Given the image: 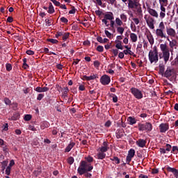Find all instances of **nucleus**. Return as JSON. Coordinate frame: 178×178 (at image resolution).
Listing matches in <instances>:
<instances>
[{"mask_svg": "<svg viewBox=\"0 0 178 178\" xmlns=\"http://www.w3.org/2000/svg\"><path fill=\"white\" fill-rule=\"evenodd\" d=\"M94 169V166L87 164L86 161H81L79 163V167L77 169V172L80 176L84 175L85 177L92 178V174L88 172H91Z\"/></svg>", "mask_w": 178, "mask_h": 178, "instance_id": "1", "label": "nucleus"}, {"mask_svg": "<svg viewBox=\"0 0 178 178\" xmlns=\"http://www.w3.org/2000/svg\"><path fill=\"white\" fill-rule=\"evenodd\" d=\"M148 56L150 63H158V60H159V57L158 56V48L154 47L153 50H150Z\"/></svg>", "mask_w": 178, "mask_h": 178, "instance_id": "2", "label": "nucleus"}, {"mask_svg": "<svg viewBox=\"0 0 178 178\" xmlns=\"http://www.w3.org/2000/svg\"><path fill=\"white\" fill-rule=\"evenodd\" d=\"M160 49L163 54V58L164 59L165 63H168L169 58H170V52L169 51V47L166 44H160Z\"/></svg>", "mask_w": 178, "mask_h": 178, "instance_id": "3", "label": "nucleus"}, {"mask_svg": "<svg viewBox=\"0 0 178 178\" xmlns=\"http://www.w3.org/2000/svg\"><path fill=\"white\" fill-rule=\"evenodd\" d=\"M152 124L150 122H145V124L139 123L138 124L139 131H146V133L152 131Z\"/></svg>", "mask_w": 178, "mask_h": 178, "instance_id": "4", "label": "nucleus"}, {"mask_svg": "<svg viewBox=\"0 0 178 178\" xmlns=\"http://www.w3.org/2000/svg\"><path fill=\"white\" fill-rule=\"evenodd\" d=\"M130 92H131L132 95H134L136 99H142L143 97V92L137 88H131L130 89Z\"/></svg>", "mask_w": 178, "mask_h": 178, "instance_id": "5", "label": "nucleus"}, {"mask_svg": "<svg viewBox=\"0 0 178 178\" xmlns=\"http://www.w3.org/2000/svg\"><path fill=\"white\" fill-rule=\"evenodd\" d=\"M100 83L102 86H108L111 83V76L104 74L100 78Z\"/></svg>", "mask_w": 178, "mask_h": 178, "instance_id": "6", "label": "nucleus"}, {"mask_svg": "<svg viewBox=\"0 0 178 178\" xmlns=\"http://www.w3.org/2000/svg\"><path fill=\"white\" fill-rule=\"evenodd\" d=\"M164 29H157L156 30V35H157V37L159 38H166L168 40V41H170L169 40V36H168L164 32H163Z\"/></svg>", "mask_w": 178, "mask_h": 178, "instance_id": "7", "label": "nucleus"}, {"mask_svg": "<svg viewBox=\"0 0 178 178\" xmlns=\"http://www.w3.org/2000/svg\"><path fill=\"white\" fill-rule=\"evenodd\" d=\"M146 37L150 44V45H154V43L155 42L154 40V36L152 35V33H151V31L149 29H146Z\"/></svg>", "mask_w": 178, "mask_h": 178, "instance_id": "8", "label": "nucleus"}, {"mask_svg": "<svg viewBox=\"0 0 178 178\" xmlns=\"http://www.w3.org/2000/svg\"><path fill=\"white\" fill-rule=\"evenodd\" d=\"M160 133H166L169 130V124L161 123L159 126Z\"/></svg>", "mask_w": 178, "mask_h": 178, "instance_id": "9", "label": "nucleus"}, {"mask_svg": "<svg viewBox=\"0 0 178 178\" xmlns=\"http://www.w3.org/2000/svg\"><path fill=\"white\" fill-rule=\"evenodd\" d=\"M146 23L151 30H154L155 29V26L154 25L155 23V19H154L152 17H149V19L146 21Z\"/></svg>", "mask_w": 178, "mask_h": 178, "instance_id": "10", "label": "nucleus"}, {"mask_svg": "<svg viewBox=\"0 0 178 178\" xmlns=\"http://www.w3.org/2000/svg\"><path fill=\"white\" fill-rule=\"evenodd\" d=\"M166 170H168V172H170L171 173H173L174 176L176 178H178V170H177V169L168 166V167L166 168Z\"/></svg>", "mask_w": 178, "mask_h": 178, "instance_id": "11", "label": "nucleus"}, {"mask_svg": "<svg viewBox=\"0 0 178 178\" xmlns=\"http://www.w3.org/2000/svg\"><path fill=\"white\" fill-rule=\"evenodd\" d=\"M34 90L37 92H47V91H49V88L48 87H40L38 86L35 88H34Z\"/></svg>", "mask_w": 178, "mask_h": 178, "instance_id": "12", "label": "nucleus"}, {"mask_svg": "<svg viewBox=\"0 0 178 178\" xmlns=\"http://www.w3.org/2000/svg\"><path fill=\"white\" fill-rule=\"evenodd\" d=\"M166 33L170 37H176V31L173 28H166Z\"/></svg>", "mask_w": 178, "mask_h": 178, "instance_id": "13", "label": "nucleus"}, {"mask_svg": "<svg viewBox=\"0 0 178 178\" xmlns=\"http://www.w3.org/2000/svg\"><path fill=\"white\" fill-rule=\"evenodd\" d=\"M124 130H123V129H118L116 130L115 132V137L116 138H122V137H124Z\"/></svg>", "mask_w": 178, "mask_h": 178, "instance_id": "14", "label": "nucleus"}, {"mask_svg": "<svg viewBox=\"0 0 178 178\" xmlns=\"http://www.w3.org/2000/svg\"><path fill=\"white\" fill-rule=\"evenodd\" d=\"M172 74H173V70L168 67L167 70H165V72H164L163 76L166 79H169V77H171V76H172Z\"/></svg>", "mask_w": 178, "mask_h": 178, "instance_id": "15", "label": "nucleus"}, {"mask_svg": "<svg viewBox=\"0 0 178 178\" xmlns=\"http://www.w3.org/2000/svg\"><path fill=\"white\" fill-rule=\"evenodd\" d=\"M85 159L86 161L83 160L81 162H86L87 165H90V166H92V165H91V163L94 162V158H92V156H88L87 157H85Z\"/></svg>", "mask_w": 178, "mask_h": 178, "instance_id": "16", "label": "nucleus"}, {"mask_svg": "<svg viewBox=\"0 0 178 178\" xmlns=\"http://www.w3.org/2000/svg\"><path fill=\"white\" fill-rule=\"evenodd\" d=\"M146 144H147V140L144 139H138L136 141V145H138L140 148H144Z\"/></svg>", "mask_w": 178, "mask_h": 178, "instance_id": "17", "label": "nucleus"}, {"mask_svg": "<svg viewBox=\"0 0 178 178\" xmlns=\"http://www.w3.org/2000/svg\"><path fill=\"white\" fill-rule=\"evenodd\" d=\"M74 145H76V143H70V144L65 149V152H70V151H72V149L74 147Z\"/></svg>", "mask_w": 178, "mask_h": 178, "instance_id": "18", "label": "nucleus"}, {"mask_svg": "<svg viewBox=\"0 0 178 178\" xmlns=\"http://www.w3.org/2000/svg\"><path fill=\"white\" fill-rule=\"evenodd\" d=\"M108 148L109 147H108V143L104 141L103 143V146L99 147V151H100V152L105 153V152H106V151H108Z\"/></svg>", "mask_w": 178, "mask_h": 178, "instance_id": "19", "label": "nucleus"}, {"mask_svg": "<svg viewBox=\"0 0 178 178\" xmlns=\"http://www.w3.org/2000/svg\"><path fill=\"white\" fill-rule=\"evenodd\" d=\"M148 12L149 15H151V16H153V17H156V19L159 17V15H158V12H156V10H155L154 9L149 8Z\"/></svg>", "mask_w": 178, "mask_h": 178, "instance_id": "20", "label": "nucleus"}, {"mask_svg": "<svg viewBox=\"0 0 178 178\" xmlns=\"http://www.w3.org/2000/svg\"><path fill=\"white\" fill-rule=\"evenodd\" d=\"M61 91L62 92V97L64 98V99H66L67 98V92H69V88L67 87H64Z\"/></svg>", "mask_w": 178, "mask_h": 178, "instance_id": "21", "label": "nucleus"}, {"mask_svg": "<svg viewBox=\"0 0 178 178\" xmlns=\"http://www.w3.org/2000/svg\"><path fill=\"white\" fill-rule=\"evenodd\" d=\"M104 19L110 21L113 20V19H115V17H113V13L108 12L107 14H105Z\"/></svg>", "mask_w": 178, "mask_h": 178, "instance_id": "22", "label": "nucleus"}, {"mask_svg": "<svg viewBox=\"0 0 178 178\" xmlns=\"http://www.w3.org/2000/svg\"><path fill=\"white\" fill-rule=\"evenodd\" d=\"M127 122H129V124L133 126V124H136L137 123V120H136L135 118L130 116L127 118Z\"/></svg>", "mask_w": 178, "mask_h": 178, "instance_id": "23", "label": "nucleus"}, {"mask_svg": "<svg viewBox=\"0 0 178 178\" xmlns=\"http://www.w3.org/2000/svg\"><path fill=\"white\" fill-rule=\"evenodd\" d=\"M47 13L50 15H52V13H55V8H54V6L52 5V3H49V8L47 10Z\"/></svg>", "mask_w": 178, "mask_h": 178, "instance_id": "24", "label": "nucleus"}, {"mask_svg": "<svg viewBox=\"0 0 178 178\" xmlns=\"http://www.w3.org/2000/svg\"><path fill=\"white\" fill-rule=\"evenodd\" d=\"M115 48H117V49H121L123 50V46L122 45V41L120 40H115Z\"/></svg>", "mask_w": 178, "mask_h": 178, "instance_id": "25", "label": "nucleus"}, {"mask_svg": "<svg viewBox=\"0 0 178 178\" xmlns=\"http://www.w3.org/2000/svg\"><path fill=\"white\" fill-rule=\"evenodd\" d=\"M97 156L98 159H105V157L106 156V154L102 152H100L97 153Z\"/></svg>", "mask_w": 178, "mask_h": 178, "instance_id": "26", "label": "nucleus"}, {"mask_svg": "<svg viewBox=\"0 0 178 178\" xmlns=\"http://www.w3.org/2000/svg\"><path fill=\"white\" fill-rule=\"evenodd\" d=\"M128 8L129 9H134V3L136 1L134 0H128Z\"/></svg>", "mask_w": 178, "mask_h": 178, "instance_id": "27", "label": "nucleus"}, {"mask_svg": "<svg viewBox=\"0 0 178 178\" xmlns=\"http://www.w3.org/2000/svg\"><path fill=\"white\" fill-rule=\"evenodd\" d=\"M115 26H116V24H115V21L113 19H111L110 21V26L111 28L110 29V30H111V31H113V33H115Z\"/></svg>", "mask_w": 178, "mask_h": 178, "instance_id": "28", "label": "nucleus"}, {"mask_svg": "<svg viewBox=\"0 0 178 178\" xmlns=\"http://www.w3.org/2000/svg\"><path fill=\"white\" fill-rule=\"evenodd\" d=\"M130 38H131L132 42H137L138 37L136 33H131L130 34Z\"/></svg>", "mask_w": 178, "mask_h": 178, "instance_id": "29", "label": "nucleus"}, {"mask_svg": "<svg viewBox=\"0 0 178 178\" xmlns=\"http://www.w3.org/2000/svg\"><path fill=\"white\" fill-rule=\"evenodd\" d=\"M62 40L63 41H66V40H67V38H69V37H70V33L69 32H67V33H65L63 32V34L62 35Z\"/></svg>", "mask_w": 178, "mask_h": 178, "instance_id": "30", "label": "nucleus"}, {"mask_svg": "<svg viewBox=\"0 0 178 178\" xmlns=\"http://www.w3.org/2000/svg\"><path fill=\"white\" fill-rule=\"evenodd\" d=\"M116 29H117V33L122 35L123 33H124V28L122 26H117Z\"/></svg>", "mask_w": 178, "mask_h": 178, "instance_id": "31", "label": "nucleus"}, {"mask_svg": "<svg viewBox=\"0 0 178 178\" xmlns=\"http://www.w3.org/2000/svg\"><path fill=\"white\" fill-rule=\"evenodd\" d=\"M115 24L118 27H120L121 26L123 25V21L122 19H120V18L117 17L115 19Z\"/></svg>", "mask_w": 178, "mask_h": 178, "instance_id": "32", "label": "nucleus"}, {"mask_svg": "<svg viewBox=\"0 0 178 178\" xmlns=\"http://www.w3.org/2000/svg\"><path fill=\"white\" fill-rule=\"evenodd\" d=\"M1 164L2 170H5V169H6V166H8V160L3 161L2 162H1Z\"/></svg>", "mask_w": 178, "mask_h": 178, "instance_id": "33", "label": "nucleus"}, {"mask_svg": "<svg viewBox=\"0 0 178 178\" xmlns=\"http://www.w3.org/2000/svg\"><path fill=\"white\" fill-rule=\"evenodd\" d=\"M41 127L42 129H47L48 127H49V122H48L47 121H44L41 123Z\"/></svg>", "mask_w": 178, "mask_h": 178, "instance_id": "34", "label": "nucleus"}, {"mask_svg": "<svg viewBox=\"0 0 178 178\" xmlns=\"http://www.w3.org/2000/svg\"><path fill=\"white\" fill-rule=\"evenodd\" d=\"M134 155H136V150H134V149H129L128 152V156L134 158Z\"/></svg>", "mask_w": 178, "mask_h": 178, "instance_id": "35", "label": "nucleus"}, {"mask_svg": "<svg viewBox=\"0 0 178 178\" xmlns=\"http://www.w3.org/2000/svg\"><path fill=\"white\" fill-rule=\"evenodd\" d=\"M159 67V73L161 74V76H163L165 73V65H160Z\"/></svg>", "mask_w": 178, "mask_h": 178, "instance_id": "36", "label": "nucleus"}, {"mask_svg": "<svg viewBox=\"0 0 178 178\" xmlns=\"http://www.w3.org/2000/svg\"><path fill=\"white\" fill-rule=\"evenodd\" d=\"M104 33H105V35H106V37H108V38H109L110 40H112V38H113V35L108 31L105 30Z\"/></svg>", "mask_w": 178, "mask_h": 178, "instance_id": "37", "label": "nucleus"}, {"mask_svg": "<svg viewBox=\"0 0 178 178\" xmlns=\"http://www.w3.org/2000/svg\"><path fill=\"white\" fill-rule=\"evenodd\" d=\"M88 81H91V80H95V79H98V74H92L90 76H88Z\"/></svg>", "mask_w": 178, "mask_h": 178, "instance_id": "38", "label": "nucleus"}, {"mask_svg": "<svg viewBox=\"0 0 178 178\" xmlns=\"http://www.w3.org/2000/svg\"><path fill=\"white\" fill-rule=\"evenodd\" d=\"M120 19L124 23H126L127 22V15H126L124 13H122L120 15Z\"/></svg>", "mask_w": 178, "mask_h": 178, "instance_id": "39", "label": "nucleus"}, {"mask_svg": "<svg viewBox=\"0 0 178 178\" xmlns=\"http://www.w3.org/2000/svg\"><path fill=\"white\" fill-rule=\"evenodd\" d=\"M23 69H28L29 65H27V58H23Z\"/></svg>", "mask_w": 178, "mask_h": 178, "instance_id": "40", "label": "nucleus"}, {"mask_svg": "<svg viewBox=\"0 0 178 178\" xmlns=\"http://www.w3.org/2000/svg\"><path fill=\"white\" fill-rule=\"evenodd\" d=\"M20 118V113H15L13 114V116L12 117V120H17Z\"/></svg>", "mask_w": 178, "mask_h": 178, "instance_id": "41", "label": "nucleus"}, {"mask_svg": "<svg viewBox=\"0 0 178 178\" xmlns=\"http://www.w3.org/2000/svg\"><path fill=\"white\" fill-rule=\"evenodd\" d=\"M67 163H69V165H73V163H74V158L72 156L69 157L67 159Z\"/></svg>", "mask_w": 178, "mask_h": 178, "instance_id": "42", "label": "nucleus"}, {"mask_svg": "<svg viewBox=\"0 0 178 178\" xmlns=\"http://www.w3.org/2000/svg\"><path fill=\"white\" fill-rule=\"evenodd\" d=\"M3 101L6 105H11L12 104V101H10V99H9L8 97H5Z\"/></svg>", "mask_w": 178, "mask_h": 178, "instance_id": "43", "label": "nucleus"}, {"mask_svg": "<svg viewBox=\"0 0 178 178\" xmlns=\"http://www.w3.org/2000/svg\"><path fill=\"white\" fill-rule=\"evenodd\" d=\"M46 26L49 27V26H52V19H45Z\"/></svg>", "mask_w": 178, "mask_h": 178, "instance_id": "44", "label": "nucleus"}, {"mask_svg": "<svg viewBox=\"0 0 178 178\" xmlns=\"http://www.w3.org/2000/svg\"><path fill=\"white\" fill-rule=\"evenodd\" d=\"M6 69L7 72H10V70H12V64L6 63Z\"/></svg>", "mask_w": 178, "mask_h": 178, "instance_id": "45", "label": "nucleus"}, {"mask_svg": "<svg viewBox=\"0 0 178 178\" xmlns=\"http://www.w3.org/2000/svg\"><path fill=\"white\" fill-rule=\"evenodd\" d=\"M31 118H32L31 115L26 114L24 116V120H26V122H29V121L31 120Z\"/></svg>", "mask_w": 178, "mask_h": 178, "instance_id": "46", "label": "nucleus"}, {"mask_svg": "<svg viewBox=\"0 0 178 178\" xmlns=\"http://www.w3.org/2000/svg\"><path fill=\"white\" fill-rule=\"evenodd\" d=\"M178 152V147L177 146H173L172 149L171 151L172 154H177Z\"/></svg>", "mask_w": 178, "mask_h": 178, "instance_id": "47", "label": "nucleus"}, {"mask_svg": "<svg viewBox=\"0 0 178 178\" xmlns=\"http://www.w3.org/2000/svg\"><path fill=\"white\" fill-rule=\"evenodd\" d=\"M47 41L48 42H51V44H58L59 42L56 39H48Z\"/></svg>", "mask_w": 178, "mask_h": 178, "instance_id": "48", "label": "nucleus"}, {"mask_svg": "<svg viewBox=\"0 0 178 178\" xmlns=\"http://www.w3.org/2000/svg\"><path fill=\"white\" fill-rule=\"evenodd\" d=\"M112 95H113V102L116 104V102H118V96H116V95L115 94H111V97H112Z\"/></svg>", "mask_w": 178, "mask_h": 178, "instance_id": "49", "label": "nucleus"}, {"mask_svg": "<svg viewBox=\"0 0 178 178\" xmlns=\"http://www.w3.org/2000/svg\"><path fill=\"white\" fill-rule=\"evenodd\" d=\"M63 34V31H58L56 33L55 37L56 38H59V37H62Z\"/></svg>", "mask_w": 178, "mask_h": 178, "instance_id": "50", "label": "nucleus"}, {"mask_svg": "<svg viewBox=\"0 0 178 178\" xmlns=\"http://www.w3.org/2000/svg\"><path fill=\"white\" fill-rule=\"evenodd\" d=\"M44 95L42 93H40L38 94V97H37V100L38 101H41V99H42V98H44Z\"/></svg>", "mask_w": 178, "mask_h": 178, "instance_id": "51", "label": "nucleus"}, {"mask_svg": "<svg viewBox=\"0 0 178 178\" xmlns=\"http://www.w3.org/2000/svg\"><path fill=\"white\" fill-rule=\"evenodd\" d=\"M159 29L161 30H165V24H163V22H160L159 25Z\"/></svg>", "mask_w": 178, "mask_h": 178, "instance_id": "52", "label": "nucleus"}, {"mask_svg": "<svg viewBox=\"0 0 178 178\" xmlns=\"http://www.w3.org/2000/svg\"><path fill=\"white\" fill-rule=\"evenodd\" d=\"M159 3L163 4L164 6H168V0H159Z\"/></svg>", "mask_w": 178, "mask_h": 178, "instance_id": "53", "label": "nucleus"}, {"mask_svg": "<svg viewBox=\"0 0 178 178\" xmlns=\"http://www.w3.org/2000/svg\"><path fill=\"white\" fill-rule=\"evenodd\" d=\"M60 22H62V23L67 24L69 22V20L66 17H62L60 18Z\"/></svg>", "mask_w": 178, "mask_h": 178, "instance_id": "54", "label": "nucleus"}, {"mask_svg": "<svg viewBox=\"0 0 178 178\" xmlns=\"http://www.w3.org/2000/svg\"><path fill=\"white\" fill-rule=\"evenodd\" d=\"M97 51H98V52H104V47L101 46V45H99L97 47Z\"/></svg>", "mask_w": 178, "mask_h": 178, "instance_id": "55", "label": "nucleus"}, {"mask_svg": "<svg viewBox=\"0 0 178 178\" xmlns=\"http://www.w3.org/2000/svg\"><path fill=\"white\" fill-rule=\"evenodd\" d=\"M104 126L105 127H111V126H112V122H111V120L106 121Z\"/></svg>", "mask_w": 178, "mask_h": 178, "instance_id": "56", "label": "nucleus"}, {"mask_svg": "<svg viewBox=\"0 0 178 178\" xmlns=\"http://www.w3.org/2000/svg\"><path fill=\"white\" fill-rule=\"evenodd\" d=\"M136 9H137V13H138L139 15H143V9L141 8V6L138 7Z\"/></svg>", "mask_w": 178, "mask_h": 178, "instance_id": "57", "label": "nucleus"}, {"mask_svg": "<svg viewBox=\"0 0 178 178\" xmlns=\"http://www.w3.org/2000/svg\"><path fill=\"white\" fill-rule=\"evenodd\" d=\"M79 91H86V86L84 85H79Z\"/></svg>", "mask_w": 178, "mask_h": 178, "instance_id": "58", "label": "nucleus"}, {"mask_svg": "<svg viewBox=\"0 0 178 178\" xmlns=\"http://www.w3.org/2000/svg\"><path fill=\"white\" fill-rule=\"evenodd\" d=\"M165 151H168V152H170V149H172V145H170V144L167 143L165 145Z\"/></svg>", "mask_w": 178, "mask_h": 178, "instance_id": "59", "label": "nucleus"}, {"mask_svg": "<svg viewBox=\"0 0 178 178\" xmlns=\"http://www.w3.org/2000/svg\"><path fill=\"white\" fill-rule=\"evenodd\" d=\"M111 52L113 54L114 56H116L119 54V50L118 49H112Z\"/></svg>", "mask_w": 178, "mask_h": 178, "instance_id": "60", "label": "nucleus"}, {"mask_svg": "<svg viewBox=\"0 0 178 178\" xmlns=\"http://www.w3.org/2000/svg\"><path fill=\"white\" fill-rule=\"evenodd\" d=\"M12 168H10V167H7L6 169V175H7V176H9V175H10V170Z\"/></svg>", "mask_w": 178, "mask_h": 178, "instance_id": "61", "label": "nucleus"}, {"mask_svg": "<svg viewBox=\"0 0 178 178\" xmlns=\"http://www.w3.org/2000/svg\"><path fill=\"white\" fill-rule=\"evenodd\" d=\"M102 23L105 24L106 27H109V24H108V19H106L105 18L102 19Z\"/></svg>", "mask_w": 178, "mask_h": 178, "instance_id": "62", "label": "nucleus"}, {"mask_svg": "<svg viewBox=\"0 0 178 178\" xmlns=\"http://www.w3.org/2000/svg\"><path fill=\"white\" fill-rule=\"evenodd\" d=\"M140 6H141V4H140V3L138 2V1H135L134 8H136L137 9V8H139Z\"/></svg>", "mask_w": 178, "mask_h": 178, "instance_id": "63", "label": "nucleus"}, {"mask_svg": "<svg viewBox=\"0 0 178 178\" xmlns=\"http://www.w3.org/2000/svg\"><path fill=\"white\" fill-rule=\"evenodd\" d=\"M26 54L27 55H34V51L32 50H26Z\"/></svg>", "mask_w": 178, "mask_h": 178, "instance_id": "64", "label": "nucleus"}]
</instances>
